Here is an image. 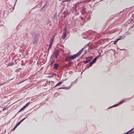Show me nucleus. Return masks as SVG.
Returning a JSON list of instances; mask_svg holds the SVG:
<instances>
[{
	"instance_id": "4468645a",
	"label": "nucleus",
	"mask_w": 134,
	"mask_h": 134,
	"mask_svg": "<svg viewBox=\"0 0 134 134\" xmlns=\"http://www.w3.org/2000/svg\"><path fill=\"white\" fill-rule=\"evenodd\" d=\"M119 105V104H118V103H117L116 104H115L111 107H110L109 108H108V109H110V108H113L114 107H117L118 106V105Z\"/></svg>"
},
{
	"instance_id": "f257e3e1",
	"label": "nucleus",
	"mask_w": 134,
	"mask_h": 134,
	"mask_svg": "<svg viewBox=\"0 0 134 134\" xmlns=\"http://www.w3.org/2000/svg\"><path fill=\"white\" fill-rule=\"evenodd\" d=\"M32 36L33 38V44L37 43L38 42V40L39 39V35L37 33H35L33 34Z\"/></svg>"
},
{
	"instance_id": "1a4fd4ad",
	"label": "nucleus",
	"mask_w": 134,
	"mask_h": 134,
	"mask_svg": "<svg viewBox=\"0 0 134 134\" xmlns=\"http://www.w3.org/2000/svg\"><path fill=\"white\" fill-rule=\"evenodd\" d=\"M84 49H85L84 47L82 48L78 53H76L78 56L81 54Z\"/></svg>"
},
{
	"instance_id": "39448f33",
	"label": "nucleus",
	"mask_w": 134,
	"mask_h": 134,
	"mask_svg": "<svg viewBox=\"0 0 134 134\" xmlns=\"http://www.w3.org/2000/svg\"><path fill=\"white\" fill-rule=\"evenodd\" d=\"M64 32H63L62 35V38L64 40L66 38V30L65 29L64 30Z\"/></svg>"
},
{
	"instance_id": "72a5a7b5",
	"label": "nucleus",
	"mask_w": 134,
	"mask_h": 134,
	"mask_svg": "<svg viewBox=\"0 0 134 134\" xmlns=\"http://www.w3.org/2000/svg\"><path fill=\"white\" fill-rule=\"evenodd\" d=\"M77 79H78V78L75 81L76 82V83H77V81H78V80H77Z\"/></svg>"
},
{
	"instance_id": "a211bd4d",
	"label": "nucleus",
	"mask_w": 134,
	"mask_h": 134,
	"mask_svg": "<svg viewBox=\"0 0 134 134\" xmlns=\"http://www.w3.org/2000/svg\"><path fill=\"white\" fill-rule=\"evenodd\" d=\"M121 39V38H118L115 41L113 44H115L118 41L120 40Z\"/></svg>"
},
{
	"instance_id": "7ed1b4c3",
	"label": "nucleus",
	"mask_w": 134,
	"mask_h": 134,
	"mask_svg": "<svg viewBox=\"0 0 134 134\" xmlns=\"http://www.w3.org/2000/svg\"><path fill=\"white\" fill-rule=\"evenodd\" d=\"M92 57H90L86 58V60L85 61H83L82 62L84 63V64H85L88 63L90 62L91 59H92Z\"/></svg>"
},
{
	"instance_id": "9d476101",
	"label": "nucleus",
	"mask_w": 134,
	"mask_h": 134,
	"mask_svg": "<svg viewBox=\"0 0 134 134\" xmlns=\"http://www.w3.org/2000/svg\"><path fill=\"white\" fill-rule=\"evenodd\" d=\"M70 88V86H68V87H60L59 88H58V90H59L60 89H64L65 90H68Z\"/></svg>"
},
{
	"instance_id": "4be33fe9",
	"label": "nucleus",
	"mask_w": 134,
	"mask_h": 134,
	"mask_svg": "<svg viewBox=\"0 0 134 134\" xmlns=\"http://www.w3.org/2000/svg\"><path fill=\"white\" fill-rule=\"evenodd\" d=\"M27 117H28V116H27L26 118H24L22 120L20 121V122H22Z\"/></svg>"
},
{
	"instance_id": "9b49d317",
	"label": "nucleus",
	"mask_w": 134,
	"mask_h": 134,
	"mask_svg": "<svg viewBox=\"0 0 134 134\" xmlns=\"http://www.w3.org/2000/svg\"><path fill=\"white\" fill-rule=\"evenodd\" d=\"M59 65L58 64L56 63H55L54 64V66L53 68L54 69H58Z\"/></svg>"
},
{
	"instance_id": "b1692460",
	"label": "nucleus",
	"mask_w": 134,
	"mask_h": 134,
	"mask_svg": "<svg viewBox=\"0 0 134 134\" xmlns=\"http://www.w3.org/2000/svg\"><path fill=\"white\" fill-rule=\"evenodd\" d=\"M27 117H28V116H27L26 118H24L22 120L20 121V122H22Z\"/></svg>"
},
{
	"instance_id": "c756f323",
	"label": "nucleus",
	"mask_w": 134,
	"mask_h": 134,
	"mask_svg": "<svg viewBox=\"0 0 134 134\" xmlns=\"http://www.w3.org/2000/svg\"><path fill=\"white\" fill-rule=\"evenodd\" d=\"M30 103V102H29L28 103H27L25 105L27 107V106H28L29 104Z\"/></svg>"
},
{
	"instance_id": "ea45409f",
	"label": "nucleus",
	"mask_w": 134,
	"mask_h": 134,
	"mask_svg": "<svg viewBox=\"0 0 134 134\" xmlns=\"http://www.w3.org/2000/svg\"><path fill=\"white\" fill-rule=\"evenodd\" d=\"M122 12H120L119 13L121 14V13Z\"/></svg>"
},
{
	"instance_id": "393cba45",
	"label": "nucleus",
	"mask_w": 134,
	"mask_h": 134,
	"mask_svg": "<svg viewBox=\"0 0 134 134\" xmlns=\"http://www.w3.org/2000/svg\"><path fill=\"white\" fill-rule=\"evenodd\" d=\"M21 122H20V121H19L17 124H16V126H18V125H20V123H21Z\"/></svg>"
},
{
	"instance_id": "412c9836",
	"label": "nucleus",
	"mask_w": 134,
	"mask_h": 134,
	"mask_svg": "<svg viewBox=\"0 0 134 134\" xmlns=\"http://www.w3.org/2000/svg\"><path fill=\"white\" fill-rule=\"evenodd\" d=\"M27 117H28V116H27L26 118H24L22 120L20 121V122H22Z\"/></svg>"
},
{
	"instance_id": "f3484780",
	"label": "nucleus",
	"mask_w": 134,
	"mask_h": 134,
	"mask_svg": "<svg viewBox=\"0 0 134 134\" xmlns=\"http://www.w3.org/2000/svg\"><path fill=\"white\" fill-rule=\"evenodd\" d=\"M92 65H91L90 64V62L89 63V64L88 65H86V67L85 68L84 70L86 69H88Z\"/></svg>"
},
{
	"instance_id": "423d86ee",
	"label": "nucleus",
	"mask_w": 134,
	"mask_h": 134,
	"mask_svg": "<svg viewBox=\"0 0 134 134\" xmlns=\"http://www.w3.org/2000/svg\"><path fill=\"white\" fill-rule=\"evenodd\" d=\"M59 51H56L54 53L53 55L54 58H57V55L59 54Z\"/></svg>"
},
{
	"instance_id": "dca6fc26",
	"label": "nucleus",
	"mask_w": 134,
	"mask_h": 134,
	"mask_svg": "<svg viewBox=\"0 0 134 134\" xmlns=\"http://www.w3.org/2000/svg\"><path fill=\"white\" fill-rule=\"evenodd\" d=\"M92 65H91L90 64V62L89 63V64L88 65H86V67L85 68L84 70L86 69H88Z\"/></svg>"
},
{
	"instance_id": "bb28decb",
	"label": "nucleus",
	"mask_w": 134,
	"mask_h": 134,
	"mask_svg": "<svg viewBox=\"0 0 134 134\" xmlns=\"http://www.w3.org/2000/svg\"><path fill=\"white\" fill-rule=\"evenodd\" d=\"M24 109V108L22 107V108H21L20 110L18 112H18H20V111H22Z\"/></svg>"
},
{
	"instance_id": "cd10ccee",
	"label": "nucleus",
	"mask_w": 134,
	"mask_h": 134,
	"mask_svg": "<svg viewBox=\"0 0 134 134\" xmlns=\"http://www.w3.org/2000/svg\"><path fill=\"white\" fill-rule=\"evenodd\" d=\"M70 0H63L62 2H68L70 1Z\"/></svg>"
},
{
	"instance_id": "f8f14e48",
	"label": "nucleus",
	"mask_w": 134,
	"mask_h": 134,
	"mask_svg": "<svg viewBox=\"0 0 134 134\" xmlns=\"http://www.w3.org/2000/svg\"><path fill=\"white\" fill-rule=\"evenodd\" d=\"M133 129H132L128 132H126L125 133V134H130V133H133V132H131L133 130Z\"/></svg>"
},
{
	"instance_id": "473e14b6",
	"label": "nucleus",
	"mask_w": 134,
	"mask_h": 134,
	"mask_svg": "<svg viewBox=\"0 0 134 134\" xmlns=\"http://www.w3.org/2000/svg\"><path fill=\"white\" fill-rule=\"evenodd\" d=\"M26 107L25 105L23 107L24 108V109H25Z\"/></svg>"
},
{
	"instance_id": "6ab92c4d",
	"label": "nucleus",
	"mask_w": 134,
	"mask_h": 134,
	"mask_svg": "<svg viewBox=\"0 0 134 134\" xmlns=\"http://www.w3.org/2000/svg\"><path fill=\"white\" fill-rule=\"evenodd\" d=\"M14 63L13 62H11L10 63H9L8 64V66H10L12 65H13Z\"/></svg>"
},
{
	"instance_id": "5701e85b",
	"label": "nucleus",
	"mask_w": 134,
	"mask_h": 134,
	"mask_svg": "<svg viewBox=\"0 0 134 134\" xmlns=\"http://www.w3.org/2000/svg\"><path fill=\"white\" fill-rule=\"evenodd\" d=\"M27 117H28V116H27L26 118H24L22 120L20 121V122H22Z\"/></svg>"
},
{
	"instance_id": "aec40b11",
	"label": "nucleus",
	"mask_w": 134,
	"mask_h": 134,
	"mask_svg": "<svg viewBox=\"0 0 134 134\" xmlns=\"http://www.w3.org/2000/svg\"><path fill=\"white\" fill-rule=\"evenodd\" d=\"M76 83V82L75 81H74L72 82L71 83V85H74V84H75Z\"/></svg>"
},
{
	"instance_id": "2eb2a0df",
	"label": "nucleus",
	"mask_w": 134,
	"mask_h": 134,
	"mask_svg": "<svg viewBox=\"0 0 134 134\" xmlns=\"http://www.w3.org/2000/svg\"><path fill=\"white\" fill-rule=\"evenodd\" d=\"M63 81H60L58 83L55 85V86L54 87H56V86H59L61 84H62L63 83Z\"/></svg>"
},
{
	"instance_id": "a878e982",
	"label": "nucleus",
	"mask_w": 134,
	"mask_h": 134,
	"mask_svg": "<svg viewBox=\"0 0 134 134\" xmlns=\"http://www.w3.org/2000/svg\"><path fill=\"white\" fill-rule=\"evenodd\" d=\"M24 37H25V38H28L27 34H25V36Z\"/></svg>"
},
{
	"instance_id": "4c0bfd02",
	"label": "nucleus",
	"mask_w": 134,
	"mask_h": 134,
	"mask_svg": "<svg viewBox=\"0 0 134 134\" xmlns=\"http://www.w3.org/2000/svg\"><path fill=\"white\" fill-rule=\"evenodd\" d=\"M5 83H2L1 85H3Z\"/></svg>"
},
{
	"instance_id": "58836bf2",
	"label": "nucleus",
	"mask_w": 134,
	"mask_h": 134,
	"mask_svg": "<svg viewBox=\"0 0 134 134\" xmlns=\"http://www.w3.org/2000/svg\"><path fill=\"white\" fill-rule=\"evenodd\" d=\"M51 64H52L53 63V62L52 61H51Z\"/></svg>"
},
{
	"instance_id": "7c9ffc66",
	"label": "nucleus",
	"mask_w": 134,
	"mask_h": 134,
	"mask_svg": "<svg viewBox=\"0 0 134 134\" xmlns=\"http://www.w3.org/2000/svg\"><path fill=\"white\" fill-rule=\"evenodd\" d=\"M17 127V126L15 125V126L14 127V128L12 129V131L14 130L15 129H16Z\"/></svg>"
},
{
	"instance_id": "0eeeda50",
	"label": "nucleus",
	"mask_w": 134,
	"mask_h": 134,
	"mask_svg": "<svg viewBox=\"0 0 134 134\" xmlns=\"http://www.w3.org/2000/svg\"><path fill=\"white\" fill-rule=\"evenodd\" d=\"M131 98L124 99H123L121 100L120 102H119L118 103L119 104V105H121L123 103H124L126 100L130 99Z\"/></svg>"
},
{
	"instance_id": "c9c22d12",
	"label": "nucleus",
	"mask_w": 134,
	"mask_h": 134,
	"mask_svg": "<svg viewBox=\"0 0 134 134\" xmlns=\"http://www.w3.org/2000/svg\"><path fill=\"white\" fill-rule=\"evenodd\" d=\"M51 47H50V46H49V47H48V51L49 52V48H51Z\"/></svg>"
},
{
	"instance_id": "e433bc0d",
	"label": "nucleus",
	"mask_w": 134,
	"mask_h": 134,
	"mask_svg": "<svg viewBox=\"0 0 134 134\" xmlns=\"http://www.w3.org/2000/svg\"><path fill=\"white\" fill-rule=\"evenodd\" d=\"M17 1V0H16V1H15V4H14V5H15V4H16V2Z\"/></svg>"
},
{
	"instance_id": "a19ab883",
	"label": "nucleus",
	"mask_w": 134,
	"mask_h": 134,
	"mask_svg": "<svg viewBox=\"0 0 134 134\" xmlns=\"http://www.w3.org/2000/svg\"><path fill=\"white\" fill-rule=\"evenodd\" d=\"M82 72H82L81 73V75L82 74Z\"/></svg>"
},
{
	"instance_id": "ddd939ff",
	"label": "nucleus",
	"mask_w": 134,
	"mask_h": 134,
	"mask_svg": "<svg viewBox=\"0 0 134 134\" xmlns=\"http://www.w3.org/2000/svg\"><path fill=\"white\" fill-rule=\"evenodd\" d=\"M119 105V104H118V103H117L116 104H115L111 107H110L109 108H108V109H110V108H113L114 107H117L118 106V105Z\"/></svg>"
},
{
	"instance_id": "f704fd0d",
	"label": "nucleus",
	"mask_w": 134,
	"mask_h": 134,
	"mask_svg": "<svg viewBox=\"0 0 134 134\" xmlns=\"http://www.w3.org/2000/svg\"><path fill=\"white\" fill-rule=\"evenodd\" d=\"M69 72L70 74H71L72 73V71H70Z\"/></svg>"
},
{
	"instance_id": "37998d69",
	"label": "nucleus",
	"mask_w": 134,
	"mask_h": 134,
	"mask_svg": "<svg viewBox=\"0 0 134 134\" xmlns=\"http://www.w3.org/2000/svg\"><path fill=\"white\" fill-rule=\"evenodd\" d=\"M133 132H134V130L133 131Z\"/></svg>"
},
{
	"instance_id": "2f4dec72",
	"label": "nucleus",
	"mask_w": 134,
	"mask_h": 134,
	"mask_svg": "<svg viewBox=\"0 0 134 134\" xmlns=\"http://www.w3.org/2000/svg\"><path fill=\"white\" fill-rule=\"evenodd\" d=\"M100 56H101L100 54V53L99 55H98V56L96 57H97V58H98L99 57H100Z\"/></svg>"
},
{
	"instance_id": "c85d7f7f",
	"label": "nucleus",
	"mask_w": 134,
	"mask_h": 134,
	"mask_svg": "<svg viewBox=\"0 0 134 134\" xmlns=\"http://www.w3.org/2000/svg\"><path fill=\"white\" fill-rule=\"evenodd\" d=\"M89 45V43H88L86 45H85L83 47L85 49L87 47V46Z\"/></svg>"
},
{
	"instance_id": "6e6552de",
	"label": "nucleus",
	"mask_w": 134,
	"mask_h": 134,
	"mask_svg": "<svg viewBox=\"0 0 134 134\" xmlns=\"http://www.w3.org/2000/svg\"><path fill=\"white\" fill-rule=\"evenodd\" d=\"M97 57H95L93 60L91 62H90V64L91 65H92L96 63L97 59Z\"/></svg>"
},
{
	"instance_id": "f03ea898",
	"label": "nucleus",
	"mask_w": 134,
	"mask_h": 134,
	"mask_svg": "<svg viewBox=\"0 0 134 134\" xmlns=\"http://www.w3.org/2000/svg\"><path fill=\"white\" fill-rule=\"evenodd\" d=\"M78 57V56L76 54H74L72 55L66 57L65 58V61H66L69 60H71L75 59Z\"/></svg>"
},
{
	"instance_id": "79ce46f5",
	"label": "nucleus",
	"mask_w": 134,
	"mask_h": 134,
	"mask_svg": "<svg viewBox=\"0 0 134 134\" xmlns=\"http://www.w3.org/2000/svg\"><path fill=\"white\" fill-rule=\"evenodd\" d=\"M133 97V96H132V97H132Z\"/></svg>"
},
{
	"instance_id": "20e7f679",
	"label": "nucleus",
	"mask_w": 134,
	"mask_h": 134,
	"mask_svg": "<svg viewBox=\"0 0 134 134\" xmlns=\"http://www.w3.org/2000/svg\"><path fill=\"white\" fill-rule=\"evenodd\" d=\"M55 36L54 35H52L51 37V40L50 41L49 45L50 47H51L54 38Z\"/></svg>"
}]
</instances>
